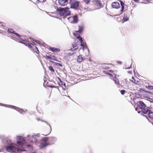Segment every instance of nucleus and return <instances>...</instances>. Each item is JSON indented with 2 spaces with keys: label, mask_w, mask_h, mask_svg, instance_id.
Listing matches in <instances>:
<instances>
[{
  "label": "nucleus",
  "mask_w": 153,
  "mask_h": 153,
  "mask_svg": "<svg viewBox=\"0 0 153 153\" xmlns=\"http://www.w3.org/2000/svg\"><path fill=\"white\" fill-rule=\"evenodd\" d=\"M137 105L138 107L141 109H143L145 108L146 105L145 104L141 101H140L137 103Z\"/></svg>",
  "instance_id": "obj_15"
},
{
  "label": "nucleus",
  "mask_w": 153,
  "mask_h": 153,
  "mask_svg": "<svg viewBox=\"0 0 153 153\" xmlns=\"http://www.w3.org/2000/svg\"><path fill=\"white\" fill-rule=\"evenodd\" d=\"M77 38L79 39L81 44L79 45H76L75 44L74 45H73V49H71V50L72 51H75L78 49L80 50L81 48H82V50H83L84 49H87L86 44L83 42V40L82 37L79 36H78L77 37Z\"/></svg>",
  "instance_id": "obj_3"
},
{
  "label": "nucleus",
  "mask_w": 153,
  "mask_h": 153,
  "mask_svg": "<svg viewBox=\"0 0 153 153\" xmlns=\"http://www.w3.org/2000/svg\"><path fill=\"white\" fill-rule=\"evenodd\" d=\"M48 125H49V128H48L45 129L42 132V134L46 136L49 135L51 132V128L50 125L46 121H44Z\"/></svg>",
  "instance_id": "obj_8"
},
{
  "label": "nucleus",
  "mask_w": 153,
  "mask_h": 153,
  "mask_svg": "<svg viewBox=\"0 0 153 153\" xmlns=\"http://www.w3.org/2000/svg\"><path fill=\"white\" fill-rule=\"evenodd\" d=\"M5 144L6 145L5 147L6 150L8 152L20 153L22 152L25 151V150L19 149L18 145L12 142L11 141L9 140H6Z\"/></svg>",
  "instance_id": "obj_1"
},
{
  "label": "nucleus",
  "mask_w": 153,
  "mask_h": 153,
  "mask_svg": "<svg viewBox=\"0 0 153 153\" xmlns=\"http://www.w3.org/2000/svg\"><path fill=\"white\" fill-rule=\"evenodd\" d=\"M27 137L28 138H30V139H29V141L33 143H36L37 141V139L38 137V136L37 134L36 135H33L31 136V138H30V135H28L27 136Z\"/></svg>",
  "instance_id": "obj_11"
},
{
  "label": "nucleus",
  "mask_w": 153,
  "mask_h": 153,
  "mask_svg": "<svg viewBox=\"0 0 153 153\" xmlns=\"http://www.w3.org/2000/svg\"><path fill=\"white\" fill-rule=\"evenodd\" d=\"M35 153V152H33V153Z\"/></svg>",
  "instance_id": "obj_53"
},
{
  "label": "nucleus",
  "mask_w": 153,
  "mask_h": 153,
  "mask_svg": "<svg viewBox=\"0 0 153 153\" xmlns=\"http://www.w3.org/2000/svg\"><path fill=\"white\" fill-rule=\"evenodd\" d=\"M120 3L118 2H114L112 4V7L113 8L118 9L120 7Z\"/></svg>",
  "instance_id": "obj_13"
},
{
  "label": "nucleus",
  "mask_w": 153,
  "mask_h": 153,
  "mask_svg": "<svg viewBox=\"0 0 153 153\" xmlns=\"http://www.w3.org/2000/svg\"><path fill=\"white\" fill-rule=\"evenodd\" d=\"M103 72L105 73V74H108H108L109 73V72H108V71H103Z\"/></svg>",
  "instance_id": "obj_36"
},
{
  "label": "nucleus",
  "mask_w": 153,
  "mask_h": 153,
  "mask_svg": "<svg viewBox=\"0 0 153 153\" xmlns=\"http://www.w3.org/2000/svg\"><path fill=\"white\" fill-rule=\"evenodd\" d=\"M44 42L41 40H39V45L43 46Z\"/></svg>",
  "instance_id": "obj_30"
},
{
  "label": "nucleus",
  "mask_w": 153,
  "mask_h": 153,
  "mask_svg": "<svg viewBox=\"0 0 153 153\" xmlns=\"http://www.w3.org/2000/svg\"><path fill=\"white\" fill-rule=\"evenodd\" d=\"M59 64V65H60V66H62V65H61L60 64Z\"/></svg>",
  "instance_id": "obj_50"
},
{
  "label": "nucleus",
  "mask_w": 153,
  "mask_h": 153,
  "mask_svg": "<svg viewBox=\"0 0 153 153\" xmlns=\"http://www.w3.org/2000/svg\"><path fill=\"white\" fill-rule=\"evenodd\" d=\"M86 4H88L90 1V0H83Z\"/></svg>",
  "instance_id": "obj_32"
},
{
  "label": "nucleus",
  "mask_w": 153,
  "mask_h": 153,
  "mask_svg": "<svg viewBox=\"0 0 153 153\" xmlns=\"http://www.w3.org/2000/svg\"><path fill=\"white\" fill-rule=\"evenodd\" d=\"M68 8H60L57 10L56 13L59 14L60 16H67L70 15L71 12Z\"/></svg>",
  "instance_id": "obj_4"
},
{
  "label": "nucleus",
  "mask_w": 153,
  "mask_h": 153,
  "mask_svg": "<svg viewBox=\"0 0 153 153\" xmlns=\"http://www.w3.org/2000/svg\"><path fill=\"white\" fill-rule=\"evenodd\" d=\"M119 2L120 3L122 7V9L120 14H121L123 12V11L124 10L125 6H126V5L125 4L124 2L121 1H119Z\"/></svg>",
  "instance_id": "obj_19"
},
{
  "label": "nucleus",
  "mask_w": 153,
  "mask_h": 153,
  "mask_svg": "<svg viewBox=\"0 0 153 153\" xmlns=\"http://www.w3.org/2000/svg\"><path fill=\"white\" fill-rule=\"evenodd\" d=\"M128 73L130 74H131L132 72L131 71H128Z\"/></svg>",
  "instance_id": "obj_42"
},
{
  "label": "nucleus",
  "mask_w": 153,
  "mask_h": 153,
  "mask_svg": "<svg viewBox=\"0 0 153 153\" xmlns=\"http://www.w3.org/2000/svg\"><path fill=\"white\" fill-rule=\"evenodd\" d=\"M16 140L18 145L22 146L26 143L25 140L22 136H17Z\"/></svg>",
  "instance_id": "obj_6"
},
{
  "label": "nucleus",
  "mask_w": 153,
  "mask_h": 153,
  "mask_svg": "<svg viewBox=\"0 0 153 153\" xmlns=\"http://www.w3.org/2000/svg\"><path fill=\"white\" fill-rule=\"evenodd\" d=\"M79 30L77 31H76V33H82V26H79Z\"/></svg>",
  "instance_id": "obj_24"
},
{
  "label": "nucleus",
  "mask_w": 153,
  "mask_h": 153,
  "mask_svg": "<svg viewBox=\"0 0 153 153\" xmlns=\"http://www.w3.org/2000/svg\"><path fill=\"white\" fill-rule=\"evenodd\" d=\"M38 0H37V1H36L35 2L33 1V2L35 3L37 5V4L38 3Z\"/></svg>",
  "instance_id": "obj_39"
},
{
  "label": "nucleus",
  "mask_w": 153,
  "mask_h": 153,
  "mask_svg": "<svg viewBox=\"0 0 153 153\" xmlns=\"http://www.w3.org/2000/svg\"><path fill=\"white\" fill-rule=\"evenodd\" d=\"M27 45L29 47L32 48V50L34 53L35 52L37 54L38 53L37 52L38 51V49L37 46V45L34 42H33V43L31 44L28 43Z\"/></svg>",
  "instance_id": "obj_7"
},
{
  "label": "nucleus",
  "mask_w": 153,
  "mask_h": 153,
  "mask_svg": "<svg viewBox=\"0 0 153 153\" xmlns=\"http://www.w3.org/2000/svg\"><path fill=\"white\" fill-rule=\"evenodd\" d=\"M58 2L60 5L65 6L68 3V0H59Z\"/></svg>",
  "instance_id": "obj_14"
},
{
  "label": "nucleus",
  "mask_w": 153,
  "mask_h": 153,
  "mask_svg": "<svg viewBox=\"0 0 153 153\" xmlns=\"http://www.w3.org/2000/svg\"><path fill=\"white\" fill-rule=\"evenodd\" d=\"M76 33H74V34H74V36H76Z\"/></svg>",
  "instance_id": "obj_46"
},
{
  "label": "nucleus",
  "mask_w": 153,
  "mask_h": 153,
  "mask_svg": "<svg viewBox=\"0 0 153 153\" xmlns=\"http://www.w3.org/2000/svg\"><path fill=\"white\" fill-rule=\"evenodd\" d=\"M40 120L42 121H43V120Z\"/></svg>",
  "instance_id": "obj_54"
},
{
  "label": "nucleus",
  "mask_w": 153,
  "mask_h": 153,
  "mask_svg": "<svg viewBox=\"0 0 153 153\" xmlns=\"http://www.w3.org/2000/svg\"><path fill=\"white\" fill-rule=\"evenodd\" d=\"M148 115V118H147V119L150 122L153 119V112L150 111Z\"/></svg>",
  "instance_id": "obj_17"
},
{
  "label": "nucleus",
  "mask_w": 153,
  "mask_h": 153,
  "mask_svg": "<svg viewBox=\"0 0 153 153\" xmlns=\"http://www.w3.org/2000/svg\"><path fill=\"white\" fill-rule=\"evenodd\" d=\"M3 137H4V136H0V138H3Z\"/></svg>",
  "instance_id": "obj_44"
},
{
  "label": "nucleus",
  "mask_w": 153,
  "mask_h": 153,
  "mask_svg": "<svg viewBox=\"0 0 153 153\" xmlns=\"http://www.w3.org/2000/svg\"><path fill=\"white\" fill-rule=\"evenodd\" d=\"M50 62H53L51 61V60H50Z\"/></svg>",
  "instance_id": "obj_55"
},
{
  "label": "nucleus",
  "mask_w": 153,
  "mask_h": 153,
  "mask_svg": "<svg viewBox=\"0 0 153 153\" xmlns=\"http://www.w3.org/2000/svg\"><path fill=\"white\" fill-rule=\"evenodd\" d=\"M68 19L71 22L74 23H77L78 21V17L76 15L70 17L68 18Z\"/></svg>",
  "instance_id": "obj_9"
},
{
  "label": "nucleus",
  "mask_w": 153,
  "mask_h": 153,
  "mask_svg": "<svg viewBox=\"0 0 153 153\" xmlns=\"http://www.w3.org/2000/svg\"><path fill=\"white\" fill-rule=\"evenodd\" d=\"M117 62L118 63L120 64H121L122 63V62L121 61H117Z\"/></svg>",
  "instance_id": "obj_40"
},
{
  "label": "nucleus",
  "mask_w": 153,
  "mask_h": 153,
  "mask_svg": "<svg viewBox=\"0 0 153 153\" xmlns=\"http://www.w3.org/2000/svg\"><path fill=\"white\" fill-rule=\"evenodd\" d=\"M108 75H109V76H110L111 77H112L113 76V75L112 74L110 73L108 74Z\"/></svg>",
  "instance_id": "obj_38"
},
{
  "label": "nucleus",
  "mask_w": 153,
  "mask_h": 153,
  "mask_svg": "<svg viewBox=\"0 0 153 153\" xmlns=\"http://www.w3.org/2000/svg\"><path fill=\"white\" fill-rule=\"evenodd\" d=\"M47 87H50V88H57L58 89V90H59V88L58 86H52V85H46V88Z\"/></svg>",
  "instance_id": "obj_27"
},
{
  "label": "nucleus",
  "mask_w": 153,
  "mask_h": 153,
  "mask_svg": "<svg viewBox=\"0 0 153 153\" xmlns=\"http://www.w3.org/2000/svg\"><path fill=\"white\" fill-rule=\"evenodd\" d=\"M57 140L56 138L55 137H44L41 139L40 145L39 146V148L42 149L48 145L53 144Z\"/></svg>",
  "instance_id": "obj_2"
},
{
  "label": "nucleus",
  "mask_w": 153,
  "mask_h": 153,
  "mask_svg": "<svg viewBox=\"0 0 153 153\" xmlns=\"http://www.w3.org/2000/svg\"><path fill=\"white\" fill-rule=\"evenodd\" d=\"M134 1L135 2H137L138 1V0H134Z\"/></svg>",
  "instance_id": "obj_43"
},
{
  "label": "nucleus",
  "mask_w": 153,
  "mask_h": 153,
  "mask_svg": "<svg viewBox=\"0 0 153 153\" xmlns=\"http://www.w3.org/2000/svg\"><path fill=\"white\" fill-rule=\"evenodd\" d=\"M94 4L98 7H101L102 4L101 0H93L92 1Z\"/></svg>",
  "instance_id": "obj_12"
},
{
  "label": "nucleus",
  "mask_w": 153,
  "mask_h": 153,
  "mask_svg": "<svg viewBox=\"0 0 153 153\" xmlns=\"http://www.w3.org/2000/svg\"><path fill=\"white\" fill-rule=\"evenodd\" d=\"M129 19L128 17L126 15H124L123 17V20L124 22H126L128 21Z\"/></svg>",
  "instance_id": "obj_26"
},
{
  "label": "nucleus",
  "mask_w": 153,
  "mask_h": 153,
  "mask_svg": "<svg viewBox=\"0 0 153 153\" xmlns=\"http://www.w3.org/2000/svg\"><path fill=\"white\" fill-rule=\"evenodd\" d=\"M84 60V58L81 55L79 56L77 58V62H82Z\"/></svg>",
  "instance_id": "obj_22"
},
{
  "label": "nucleus",
  "mask_w": 153,
  "mask_h": 153,
  "mask_svg": "<svg viewBox=\"0 0 153 153\" xmlns=\"http://www.w3.org/2000/svg\"><path fill=\"white\" fill-rule=\"evenodd\" d=\"M49 69L51 71V72H54V70L53 68L51 66H49L48 67Z\"/></svg>",
  "instance_id": "obj_29"
},
{
  "label": "nucleus",
  "mask_w": 153,
  "mask_h": 153,
  "mask_svg": "<svg viewBox=\"0 0 153 153\" xmlns=\"http://www.w3.org/2000/svg\"><path fill=\"white\" fill-rule=\"evenodd\" d=\"M140 111L138 112V113H140Z\"/></svg>",
  "instance_id": "obj_52"
},
{
  "label": "nucleus",
  "mask_w": 153,
  "mask_h": 153,
  "mask_svg": "<svg viewBox=\"0 0 153 153\" xmlns=\"http://www.w3.org/2000/svg\"><path fill=\"white\" fill-rule=\"evenodd\" d=\"M58 78L60 80V82H62V81L61 80V79H60V78H59V77Z\"/></svg>",
  "instance_id": "obj_45"
},
{
  "label": "nucleus",
  "mask_w": 153,
  "mask_h": 153,
  "mask_svg": "<svg viewBox=\"0 0 153 153\" xmlns=\"http://www.w3.org/2000/svg\"><path fill=\"white\" fill-rule=\"evenodd\" d=\"M49 50L53 52H59L60 51V50L59 49L54 47H49Z\"/></svg>",
  "instance_id": "obj_18"
},
{
  "label": "nucleus",
  "mask_w": 153,
  "mask_h": 153,
  "mask_svg": "<svg viewBox=\"0 0 153 153\" xmlns=\"http://www.w3.org/2000/svg\"><path fill=\"white\" fill-rule=\"evenodd\" d=\"M33 41L37 44H38V40H33Z\"/></svg>",
  "instance_id": "obj_41"
},
{
  "label": "nucleus",
  "mask_w": 153,
  "mask_h": 153,
  "mask_svg": "<svg viewBox=\"0 0 153 153\" xmlns=\"http://www.w3.org/2000/svg\"><path fill=\"white\" fill-rule=\"evenodd\" d=\"M70 3L71 4L72 8L76 9L78 7L79 2L75 0L72 1V0H71L70 1Z\"/></svg>",
  "instance_id": "obj_10"
},
{
  "label": "nucleus",
  "mask_w": 153,
  "mask_h": 153,
  "mask_svg": "<svg viewBox=\"0 0 153 153\" xmlns=\"http://www.w3.org/2000/svg\"><path fill=\"white\" fill-rule=\"evenodd\" d=\"M149 109V107L142 109L141 110V112L144 114H148L150 111Z\"/></svg>",
  "instance_id": "obj_16"
},
{
  "label": "nucleus",
  "mask_w": 153,
  "mask_h": 153,
  "mask_svg": "<svg viewBox=\"0 0 153 153\" xmlns=\"http://www.w3.org/2000/svg\"><path fill=\"white\" fill-rule=\"evenodd\" d=\"M1 105L6 107H8L14 109L22 114H23V112H26L27 111V110L26 109H23L22 108H20L18 107L11 105H7L3 104H1Z\"/></svg>",
  "instance_id": "obj_5"
},
{
  "label": "nucleus",
  "mask_w": 153,
  "mask_h": 153,
  "mask_svg": "<svg viewBox=\"0 0 153 153\" xmlns=\"http://www.w3.org/2000/svg\"><path fill=\"white\" fill-rule=\"evenodd\" d=\"M71 0H69V1H70Z\"/></svg>",
  "instance_id": "obj_56"
},
{
  "label": "nucleus",
  "mask_w": 153,
  "mask_h": 153,
  "mask_svg": "<svg viewBox=\"0 0 153 153\" xmlns=\"http://www.w3.org/2000/svg\"><path fill=\"white\" fill-rule=\"evenodd\" d=\"M134 73H135V70H134Z\"/></svg>",
  "instance_id": "obj_51"
},
{
  "label": "nucleus",
  "mask_w": 153,
  "mask_h": 153,
  "mask_svg": "<svg viewBox=\"0 0 153 153\" xmlns=\"http://www.w3.org/2000/svg\"><path fill=\"white\" fill-rule=\"evenodd\" d=\"M61 82V87L63 90H65L66 88L65 84L64 82Z\"/></svg>",
  "instance_id": "obj_25"
},
{
  "label": "nucleus",
  "mask_w": 153,
  "mask_h": 153,
  "mask_svg": "<svg viewBox=\"0 0 153 153\" xmlns=\"http://www.w3.org/2000/svg\"><path fill=\"white\" fill-rule=\"evenodd\" d=\"M46 0H39V2H44Z\"/></svg>",
  "instance_id": "obj_37"
},
{
  "label": "nucleus",
  "mask_w": 153,
  "mask_h": 153,
  "mask_svg": "<svg viewBox=\"0 0 153 153\" xmlns=\"http://www.w3.org/2000/svg\"><path fill=\"white\" fill-rule=\"evenodd\" d=\"M146 88H147L149 90H153V86H150L148 85L146 86Z\"/></svg>",
  "instance_id": "obj_28"
},
{
  "label": "nucleus",
  "mask_w": 153,
  "mask_h": 153,
  "mask_svg": "<svg viewBox=\"0 0 153 153\" xmlns=\"http://www.w3.org/2000/svg\"><path fill=\"white\" fill-rule=\"evenodd\" d=\"M47 80V78H46L45 76H44V82L43 83V85L46 88V85L48 83V82H46Z\"/></svg>",
  "instance_id": "obj_23"
},
{
  "label": "nucleus",
  "mask_w": 153,
  "mask_h": 153,
  "mask_svg": "<svg viewBox=\"0 0 153 153\" xmlns=\"http://www.w3.org/2000/svg\"><path fill=\"white\" fill-rule=\"evenodd\" d=\"M113 80L114 81L115 84L117 83L118 82V80L116 79L115 77H114V78L113 79Z\"/></svg>",
  "instance_id": "obj_31"
},
{
  "label": "nucleus",
  "mask_w": 153,
  "mask_h": 153,
  "mask_svg": "<svg viewBox=\"0 0 153 153\" xmlns=\"http://www.w3.org/2000/svg\"><path fill=\"white\" fill-rule=\"evenodd\" d=\"M46 58L47 59H50L54 61H57L56 60V58L54 56H52L51 55L49 56H46Z\"/></svg>",
  "instance_id": "obj_21"
},
{
  "label": "nucleus",
  "mask_w": 153,
  "mask_h": 153,
  "mask_svg": "<svg viewBox=\"0 0 153 153\" xmlns=\"http://www.w3.org/2000/svg\"><path fill=\"white\" fill-rule=\"evenodd\" d=\"M74 53H75V52H74V53H72L71 54V55H72Z\"/></svg>",
  "instance_id": "obj_48"
},
{
  "label": "nucleus",
  "mask_w": 153,
  "mask_h": 153,
  "mask_svg": "<svg viewBox=\"0 0 153 153\" xmlns=\"http://www.w3.org/2000/svg\"><path fill=\"white\" fill-rule=\"evenodd\" d=\"M141 82L140 81H137V82H136V84H137V85H141Z\"/></svg>",
  "instance_id": "obj_35"
},
{
  "label": "nucleus",
  "mask_w": 153,
  "mask_h": 153,
  "mask_svg": "<svg viewBox=\"0 0 153 153\" xmlns=\"http://www.w3.org/2000/svg\"><path fill=\"white\" fill-rule=\"evenodd\" d=\"M8 33H13L18 37L21 36H20V35L19 34L16 33L12 29H8Z\"/></svg>",
  "instance_id": "obj_20"
},
{
  "label": "nucleus",
  "mask_w": 153,
  "mask_h": 153,
  "mask_svg": "<svg viewBox=\"0 0 153 153\" xmlns=\"http://www.w3.org/2000/svg\"><path fill=\"white\" fill-rule=\"evenodd\" d=\"M131 81H132L133 82L136 83V80L135 79H134V78L133 77H132V78L131 79Z\"/></svg>",
  "instance_id": "obj_33"
},
{
  "label": "nucleus",
  "mask_w": 153,
  "mask_h": 153,
  "mask_svg": "<svg viewBox=\"0 0 153 153\" xmlns=\"http://www.w3.org/2000/svg\"><path fill=\"white\" fill-rule=\"evenodd\" d=\"M125 92V91L124 90H121L120 91V93L122 95H123Z\"/></svg>",
  "instance_id": "obj_34"
},
{
  "label": "nucleus",
  "mask_w": 153,
  "mask_h": 153,
  "mask_svg": "<svg viewBox=\"0 0 153 153\" xmlns=\"http://www.w3.org/2000/svg\"><path fill=\"white\" fill-rule=\"evenodd\" d=\"M110 71H111V72H112L113 73V72H113V71H111V70H110Z\"/></svg>",
  "instance_id": "obj_49"
},
{
  "label": "nucleus",
  "mask_w": 153,
  "mask_h": 153,
  "mask_svg": "<svg viewBox=\"0 0 153 153\" xmlns=\"http://www.w3.org/2000/svg\"><path fill=\"white\" fill-rule=\"evenodd\" d=\"M130 68V67H129V68H125L126 69H129Z\"/></svg>",
  "instance_id": "obj_47"
}]
</instances>
